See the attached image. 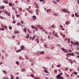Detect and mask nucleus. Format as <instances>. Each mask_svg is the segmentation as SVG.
<instances>
[{
  "label": "nucleus",
  "instance_id": "37",
  "mask_svg": "<svg viewBox=\"0 0 79 79\" xmlns=\"http://www.w3.org/2000/svg\"><path fill=\"white\" fill-rule=\"evenodd\" d=\"M70 39L69 38L68 39V43H69V42H70Z\"/></svg>",
  "mask_w": 79,
  "mask_h": 79
},
{
  "label": "nucleus",
  "instance_id": "29",
  "mask_svg": "<svg viewBox=\"0 0 79 79\" xmlns=\"http://www.w3.org/2000/svg\"><path fill=\"white\" fill-rule=\"evenodd\" d=\"M0 31H4L5 29L3 28H1L0 29Z\"/></svg>",
  "mask_w": 79,
  "mask_h": 79
},
{
  "label": "nucleus",
  "instance_id": "20",
  "mask_svg": "<svg viewBox=\"0 0 79 79\" xmlns=\"http://www.w3.org/2000/svg\"><path fill=\"white\" fill-rule=\"evenodd\" d=\"M37 27H38V28H39V29H40V28H41V26L39 25H37Z\"/></svg>",
  "mask_w": 79,
  "mask_h": 79
},
{
  "label": "nucleus",
  "instance_id": "45",
  "mask_svg": "<svg viewBox=\"0 0 79 79\" xmlns=\"http://www.w3.org/2000/svg\"><path fill=\"white\" fill-rule=\"evenodd\" d=\"M60 27H61L62 28H63V26L62 25H60Z\"/></svg>",
  "mask_w": 79,
  "mask_h": 79
},
{
  "label": "nucleus",
  "instance_id": "7",
  "mask_svg": "<svg viewBox=\"0 0 79 79\" xmlns=\"http://www.w3.org/2000/svg\"><path fill=\"white\" fill-rule=\"evenodd\" d=\"M74 45H77V46H78L79 45V42H75L74 43Z\"/></svg>",
  "mask_w": 79,
  "mask_h": 79
},
{
  "label": "nucleus",
  "instance_id": "26",
  "mask_svg": "<svg viewBox=\"0 0 79 79\" xmlns=\"http://www.w3.org/2000/svg\"><path fill=\"white\" fill-rule=\"evenodd\" d=\"M75 53L77 55H79V52H75Z\"/></svg>",
  "mask_w": 79,
  "mask_h": 79
},
{
  "label": "nucleus",
  "instance_id": "28",
  "mask_svg": "<svg viewBox=\"0 0 79 79\" xmlns=\"http://www.w3.org/2000/svg\"><path fill=\"white\" fill-rule=\"evenodd\" d=\"M33 19H36V17H35V16L34 15L33 16Z\"/></svg>",
  "mask_w": 79,
  "mask_h": 79
},
{
  "label": "nucleus",
  "instance_id": "50",
  "mask_svg": "<svg viewBox=\"0 0 79 79\" xmlns=\"http://www.w3.org/2000/svg\"><path fill=\"white\" fill-rule=\"evenodd\" d=\"M77 3H78V4H79V0H78L77 1Z\"/></svg>",
  "mask_w": 79,
  "mask_h": 79
},
{
  "label": "nucleus",
  "instance_id": "62",
  "mask_svg": "<svg viewBox=\"0 0 79 79\" xmlns=\"http://www.w3.org/2000/svg\"><path fill=\"white\" fill-rule=\"evenodd\" d=\"M12 10H15V8L14 7H12Z\"/></svg>",
  "mask_w": 79,
  "mask_h": 79
},
{
  "label": "nucleus",
  "instance_id": "61",
  "mask_svg": "<svg viewBox=\"0 0 79 79\" xmlns=\"http://www.w3.org/2000/svg\"><path fill=\"white\" fill-rule=\"evenodd\" d=\"M15 3H18V1H15Z\"/></svg>",
  "mask_w": 79,
  "mask_h": 79
},
{
  "label": "nucleus",
  "instance_id": "23",
  "mask_svg": "<svg viewBox=\"0 0 79 79\" xmlns=\"http://www.w3.org/2000/svg\"><path fill=\"white\" fill-rule=\"evenodd\" d=\"M35 35H34L33 38H32V40H34V39L35 38Z\"/></svg>",
  "mask_w": 79,
  "mask_h": 79
},
{
  "label": "nucleus",
  "instance_id": "48",
  "mask_svg": "<svg viewBox=\"0 0 79 79\" xmlns=\"http://www.w3.org/2000/svg\"><path fill=\"white\" fill-rule=\"evenodd\" d=\"M57 67H58V68L60 67V65H57Z\"/></svg>",
  "mask_w": 79,
  "mask_h": 79
},
{
  "label": "nucleus",
  "instance_id": "10",
  "mask_svg": "<svg viewBox=\"0 0 79 79\" xmlns=\"http://www.w3.org/2000/svg\"><path fill=\"white\" fill-rule=\"evenodd\" d=\"M23 31L25 32H26L27 31V28H24L23 29Z\"/></svg>",
  "mask_w": 79,
  "mask_h": 79
},
{
  "label": "nucleus",
  "instance_id": "11",
  "mask_svg": "<svg viewBox=\"0 0 79 79\" xmlns=\"http://www.w3.org/2000/svg\"><path fill=\"white\" fill-rule=\"evenodd\" d=\"M0 9H4L5 8V6H2L0 7Z\"/></svg>",
  "mask_w": 79,
  "mask_h": 79
},
{
  "label": "nucleus",
  "instance_id": "46",
  "mask_svg": "<svg viewBox=\"0 0 79 79\" xmlns=\"http://www.w3.org/2000/svg\"><path fill=\"white\" fill-rule=\"evenodd\" d=\"M44 47H47V44H44Z\"/></svg>",
  "mask_w": 79,
  "mask_h": 79
},
{
  "label": "nucleus",
  "instance_id": "35",
  "mask_svg": "<svg viewBox=\"0 0 79 79\" xmlns=\"http://www.w3.org/2000/svg\"><path fill=\"white\" fill-rule=\"evenodd\" d=\"M35 29L36 30V31H37L38 30V29H37V28L35 27Z\"/></svg>",
  "mask_w": 79,
  "mask_h": 79
},
{
  "label": "nucleus",
  "instance_id": "22",
  "mask_svg": "<svg viewBox=\"0 0 79 79\" xmlns=\"http://www.w3.org/2000/svg\"><path fill=\"white\" fill-rule=\"evenodd\" d=\"M27 38L28 39L29 37V34H27Z\"/></svg>",
  "mask_w": 79,
  "mask_h": 79
},
{
  "label": "nucleus",
  "instance_id": "49",
  "mask_svg": "<svg viewBox=\"0 0 79 79\" xmlns=\"http://www.w3.org/2000/svg\"><path fill=\"white\" fill-rule=\"evenodd\" d=\"M17 25H19V26H20V23H17Z\"/></svg>",
  "mask_w": 79,
  "mask_h": 79
},
{
  "label": "nucleus",
  "instance_id": "33",
  "mask_svg": "<svg viewBox=\"0 0 79 79\" xmlns=\"http://www.w3.org/2000/svg\"><path fill=\"white\" fill-rule=\"evenodd\" d=\"M31 28H32V29H35V27H34V26H31Z\"/></svg>",
  "mask_w": 79,
  "mask_h": 79
},
{
  "label": "nucleus",
  "instance_id": "39",
  "mask_svg": "<svg viewBox=\"0 0 79 79\" xmlns=\"http://www.w3.org/2000/svg\"><path fill=\"white\" fill-rule=\"evenodd\" d=\"M52 68H54V65H53V64H52Z\"/></svg>",
  "mask_w": 79,
  "mask_h": 79
},
{
  "label": "nucleus",
  "instance_id": "44",
  "mask_svg": "<svg viewBox=\"0 0 79 79\" xmlns=\"http://www.w3.org/2000/svg\"><path fill=\"white\" fill-rule=\"evenodd\" d=\"M59 75H60V76H61L62 74H63V73H59Z\"/></svg>",
  "mask_w": 79,
  "mask_h": 79
},
{
  "label": "nucleus",
  "instance_id": "21",
  "mask_svg": "<svg viewBox=\"0 0 79 79\" xmlns=\"http://www.w3.org/2000/svg\"><path fill=\"white\" fill-rule=\"evenodd\" d=\"M55 27V25L53 24L52 26H51V28H53V27L54 28Z\"/></svg>",
  "mask_w": 79,
  "mask_h": 79
},
{
  "label": "nucleus",
  "instance_id": "34",
  "mask_svg": "<svg viewBox=\"0 0 79 79\" xmlns=\"http://www.w3.org/2000/svg\"><path fill=\"white\" fill-rule=\"evenodd\" d=\"M36 7L37 8H39V6H38V5H37V4L36 5Z\"/></svg>",
  "mask_w": 79,
  "mask_h": 79
},
{
  "label": "nucleus",
  "instance_id": "57",
  "mask_svg": "<svg viewBox=\"0 0 79 79\" xmlns=\"http://www.w3.org/2000/svg\"><path fill=\"white\" fill-rule=\"evenodd\" d=\"M19 10H21V11H22L23 10V9H22V8H19Z\"/></svg>",
  "mask_w": 79,
  "mask_h": 79
},
{
  "label": "nucleus",
  "instance_id": "5",
  "mask_svg": "<svg viewBox=\"0 0 79 79\" xmlns=\"http://www.w3.org/2000/svg\"><path fill=\"white\" fill-rule=\"evenodd\" d=\"M4 3H6V4H8V1L7 0H4L3 1Z\"/></svg>",
  "mask_w": 79,
  "mask_h": 79
},
{
  "label": "nucleus",
  "instance_id": "18",
  "mask_svg": "<svg viewBox=\"0 0 79 79\" xmlns=\"http://www.w3.org/2000/svg\"><path fill=\"white\" fill-rule=\"evenodd\" d=\"M15 63H16L17 64V65H19V62L18 61H16L15 62Z\"/></svg>",
  "mask_w": 79,
  "mask_h": 79
},
{
  "label": "nucleus",
  "instance_id": "27",
  "mask_svg": "<svg viewBox=\"0 0 79 79\" xmlns=\"http://www.w3.org/2000/svg\"><path fill=\"white\" fill-rule=\"evenodd\" d=\"M73 74H75V75H77V72H73Z\"/></svg>",
  "mask_w": 79,
  "mask_h": 79
},
{
  "label": "nucleus",
  "instance_id": "64",
  "mask_svg": "<svg viewBox=\"0 0 79 79\" xmlns=\"http://www.w3.org/2000/svg\"><path fill=\"white\" fill-rule=\"evenodd\" d=\"M64 79V78L63 77H61V79Z\"/></svg>",
  "mask_w": 79,
  "mask_h": 79
},
{
  "label": "nucleus",
  "instance_id": "31",
  "mask_svg": "<svg viewBox=\"0 0 79 79\" xmlns=\"http://www.w3.org/2000/svg\"><path fill=\"white\" fill-rule=\"evenodd\" d=\"M9 6H12V5H13L12 4H11V3H9Z\"/></svg>",
  "mask_w": 79,
  "mask_h": 79
},
{
  "label": "nucleus",
  "instance_id": "56",
  "mask_svg": "<svg viewBox=\"0 0 79 79\" xmlns=\"http://www.w3.org/2000/svg\"><path fill=\"white\" fill-rule=\"evenodd\" d=\"M54 72H56V73H57V70H56V69L54 70Z\"/></svg>",
  "mask_w": 79,
  "mask_h": 79
},
{
  "label": "nucleus",
  "instance_id": "19",
  "mask_svg": "<svg viewBox=\"0 0 79 79\" xmlns=\"http://www.w3.org/2000/svg\"><path fill=\"white\" fill-rule=\"evenodd\" d=\"M27 31H28V32L30 34H32V32H31V31H30V30H29V29H27Z\"/></svg>",
  "mask_w": 79,
  "mask_h": 79
},
{
  "label": "nucleus",
  "instance_id": "15",
  "mask_svg": "<svg viewBox=\"0 0 79 79\" xmlns=\"http://www.w3.org/2000/svg\"><path fill=\"white\" fill-rule=\"evenodd\" d=\"M44 72L45 73H48V72L47 71V70L46 69H44Z\"/></svg>",
  "mask_w": 79,
  "mask_h": 79
},
{
  "label": "nucleus",
  "instance_id": "54",
  "mask_svg": "<svg viewBox=\"0 0 79 79\" xmlns=\"http://www.w3.org/2000/svg\"><path fill=\"white\" fill-rule=\"evenodd\" d=\"M40 29H41V30H43V29H44V28L41 27V28H40Z\"/></svg>",
  "mask_w": 79,
  "mask_h": 79
},
{
  "label": "nucleus",
  "instance_id": "36",
  "mask_svg": "<svg viewBox=\"0 0 79 79\" xmlns=\"http://www.w3.org/2000/svg\"><path fill=\"white\" fill-rule=\"evenodd\" d=\"M9 28L10 29H12V27H11V26H9Z\"/></svg>",
  "mask_w": 79,
  "mask_h": 79
},
{
  "label": "nucleus",
  "instance_id": "32",
  "mask_svg": "<svg viewBox=\"0 0 79 79\" xmlns=\"http://www.w3.org/2000/svg\"><path fill=\"white\" fill-rule=\"evenodd\" d=\"M53 15H54V16H58V14H55V13H54L53 14Z\"/></svg>",
  "mask_w": 79,
  "mask_h": 79
},
{
  "label": "nucleus",
  "instance_id": "1",
  "mask_svg": "<svg viewBox=\"0 0 79 79\" xmlns=\"http://www.w3.org/2000/svg\"><path fill=\"white\" fill-rule=\"evenodd\" d=\"M61 49L63 52H65V53H68V50H67L66 49H65L64 48H61Z\"/></svg>",
  "mask_w": 79,
  "mask_h": 79
},
{
  "label": "nucleus",
  "instance_id": "25",
  "mask_svg": "<svg viewBox=\"0 0 79 79\" xmlns=\"http://www.w3.org/2000/svg\"><path fill=\"white\" fill-rule=\"evenodd\" d=\"M53 3L54 4H57V2H56L55 1H53Z\"/></svg>",
  "mask_w": 79,
  "mask_h": 79
},
{
  "label": "nucleus",
  "instance_id": "53",
  "mask_svg": "<svg viewBox=\"0 0 79 79\" xmlns=\"http://www.w3.org/2000/svg\"><path fill=\"white\" fill-rule=\"evenodd\" d=\"M40 2H44V0H39Z\"/></svg>",
  "mask_w": 79,
  "mask_h": 79
},
{
  "label": "nucleus",
  "instance_id": "47",
  "mask_svg": "<svg viewBox=\"0 0 79 79\" xmlns=\"http://www.w3.org/2000/svg\"><path fill=\"white\" fill-rule=\"evenodd\" d=\"M65 24H66V25H68V24H69V23L68 22H67L65 23Z\"/></svg>",
  "mask_w": 79,
  "mask_h": 79
},
{
  "label": "nucleus",
  "instance_id": "2",
  "mask_svg": "<svg viewBox=\"0 0 79 79\" xmlns=\"http://www.w3.org/2000/svg\"><path fill=\"white\" fill-rule=\"evenodd\" d=\"M68 55H69V56H74V54L73 53V52H72L71 53H68Z\"/></svg>",
  "mask_w": 79,
  "mask_h": 79
},
{
  "label": "nucleus",
  "instance_id": "43",
  "mask_svg": "<svg viewBox=\"0 0 79 79\" xmlns=\"http://www.w3.org/2000/svg\"><path fill=\"white\" fill-rule=\"evenodd\" d=\"M65 71H68V68H67L65 69Z\"/></svg>",
  "mask_w": 79,
  "mask_h": 79
},
{
  "label": "nucleus",
  "instance_id": "55",
  "mask_svg": "<svg viewBox=\"0 0 79 79\" xmlns=\"http://www.w3.org/2000/svg\"><path fill=\"white\" fill-rule=\"evenodd\" d=\"M12 18L13 19H15V17L13 16H12Z\"/></svg>",
  "mask_w": 79,
  "mask_h": 79
},
{
  "label": "nucleus",
  "instance_id": "12",
  "mask_svg": "<svg viewBox=\"0 0 79 79\" xmlns=\"http://www.w3.org/2000/svg\"><path fill=\"white\" fill-rule=\"evenodd\" d=\"M20 48L21 49H22V50H24V46H21L20 47Z\"/></svg>",
  "mask_w": 79,
  "mask_h": 79
},
{
  "label": "nucleus",
  "instance_id": "24",
  "mask_svg": "<svg viewBox=\"0 0 79 79\" xmlns=\"http://www.w3.org/2000/svg\"><path fill=\"white\" fill-rule=\"evenodd\" d=\"M44 52H45L44 51H43L42 52H40V54H41V55H42V54H44Z\"/></svg>",
  "mask_w": 79,
  "mask_h": 79
},
{
  "label": "nucleus",
  "instance_id": "4",
  "mask_svg": "<svg viewBox=\"0 0 79 79\" xmlns=\"http://www.w3.org/2000/svg\"><path fill=\"white\" fill-rule=\"evenodd\" d=\"M19 33H20V32L18 31H15L14 32V33L15 34H19Z\"/></svg>",
  "mask_w": 79,
  "mask_h": 79
},
{
  "label": "nucleus",
  "instance_id": "51",
  "mask_svg": "<svg viewBox=\"0 0 79 79\" xmlns=\"http://www.w3.org/2000/svg\"><path fill=\"white\" fill-rule=\"evenodd\" d=\"M25 58H26V60H28V58L27 56Z\"/></svg>",
  "mask_w": 79,
  "mask_h": 79
},
{
  "label": "nucleus",
  "instance_id": "9",
  "mask_svg": "<svg viewBox=\"0 0 79 79\" xmlns=\"http://www.w3.org/2000/svg\"><path fill=\"white\" fill-rule=\"evenodd\" d=\"M29 60L30 62H33L34 61L33 59H32V58L30 59H29Z\"/></svg>",
  "mask_w": 79,
  "mask_h": 79
},
{
  "label": "nucleus",
  "instance_id": "58",
  "mask_svg": "<svg viewBox=\"0 0 79 79\" xmlns=\"http://www.w3.org/2000/svg\"><path fill=\"white\" fill-rule=\"evenodd\" d=\"M16 79H19V77H17L16 78Z\"/></svg>",
  "mask_w": 79,
  "mask_h": 79
},
{
  "label": "nucleus",
  "instance_id": "17",
  "mask_svg": "<svg viewBox=\"0 0 79 79\" xmlns=\"http://www.w3.org/2000/svg\"><path fill=\"white\" fill-rule=\"evenodd\" d=\"M51 11V9H48L46 10L47 12H49V11Z\"/></svg>",
  "mask_w": 79,
  "mask_h": 79
},
{
  "label": "nucleus",
  "instance_id": "59",
  "mask_svg": "<svg viewBox=\"0 0 79 79\" xmlns=\"http://www.w3.org/2000/svg\"><path fill=\"white\" fill-rule=\"evenodd\" d=\"M70 42L72 44H73V42L72 41H71Z\"/></svg>",
  "mask_w": 79,
  "mask_h": 79
},
{
  "label": "nucleus",
  "instance_id": "30",
  "mask_svg": "<svg viewBox=\"0 0 79 79\" xmlns=\"http://www.w3.org/2000/svg\"><path fill=\"white\" fill-rule=\"evenodd\" d=\"M3 73H4V74H7V72H6L5 70H4V71H3Z\"/></svg>",
  "mask_w": 79,
  "mask_h": 79
},
{
  "label": "nucleus",
  "instance_id": "13",
  "mask_svg": "<svg viewBox=\"0 0 79 79\" xmlns=\"http://www.w3.org/2000/svg\"><path fill=\"white\" fill-rule=\"evenodd\" d=\"M10 76H11V78L10 79H13V76L12 74H10Z\"/></svg>",
  "mask_w": 79,
  "mask_h": 79
},
{
  "label": "nucleus",
  "instance_id": "42",
  "mask_svg": "<svg viewBox=\"0 0 79 79\" xmlns=\"http://www.w3.org/2000/svg\"><path fill=\"white\" fill-rule=\"evenodd\" d=\"M19 60H23V59H22V57L21 56L19 57Z\"/></svg>",
  "mask_w": 79,
  "mask_h": 79
},
{
  "label": "nucleus",
  "instance_id": "60",
  "mask_svg": "<svg viewBox=\"0 0 79 79\" xmlns=\"http://www.w3.org/2000/svg\"><path fill=\"white\" fill-rule=\"evenodd\" d=\"M69 52H72V50H69Z\"/></svg>",
  "mask_w": 79,
  "mask_h": 79
},
{
  "label": "nucleus",
  "instance_id": "3",
  "mask_svg": "<svg viewBox=\"0 0 79 79\" xmlns=\"http://www.w3.org/2000/svg\"><path fill=\"white\" fill-rule=\"evenodd\" d=\"M62 11H63V12H65V13H67V10L66 9H62Z\"/></svg>",
  "mask_w": 79,
  "mask_h": 79
},
{
  "label": "nucleus",
  "instance_id": "6",
  "mask_svg": "<svg viewBox=\"0 0 79 79\" xmlns=\"http://www.w3.org/2000/svg\"><path fill=\"white\" fill-rule=\"evenodd\" d=\"M5 12L6 13V15H8V16H10V13L7 12V11H6V10H5Z\"/></svg>",
  "mask_w": 79,
  "mask_h": 79
},
{
  "label": "nucleus",
  "instance_id": "8",
  "mask_svg": "<svg viewBox=\"0 0 79 79\" xmlns=\"http://www.w3.org/2000/svg\"><path fill=\"white\" fill-rule=\"evenodd\" d=\"M60 77H61V76H60V75H58L56 76V78H58L59 79H60Z\"/></svg>",
  "mask_w": 79,
  "mask_h": 79
},
{
  "label": "nucleus",
  "instance_id": "16",
  "mask_svg": "<svg viewBox=\"0 0 79 79\" xmlns=\"http://www.w3.org/2000/svg\"><path fill=\"white\" fill-rule=\"evenodd\" d=\"M22 72H24V71H26V69H23L22 70Z\"/></svg>",
  "mask_w": 79,
  "mask_h": 79
},
{
  "label": "nucleus",
  "instance_id": "14",
  "mask_svg": "<svg viewBox=\"0 0 79 79\" xmlns=\"http://www.w3.org/2000/svg\"><path fill=\"white\" fill-rule=\"evenodd\" d=\"M55 36L56 37H58V35H57V33L56 32L55 34Z\"/></svg>",
  "mask_w": 79,
  "mask_h": 79
},
{
  "label": "nucleus",
  "instance_id": "41",
  "mask_svg": "<svg viewBox=\"0 0 79 79\" xmlns=\"http://www.w3.org/2000/svg\"><path fill=\"white\" fill-rule=\"evenodd\" d=\"M12 23H13V24H15L16 23V22L15 21H13L12 22Z\"/></svg>",
  "mask_w": 79,
  "mask_h": 79
},
{
  "label": "nucleus",
  "instance_id": "63",
  "mask_svg": "<svg viewBox=\"0 0 79 79\" xmlns=\"http://www.w3.org/2000/svg\"><path fill=\"white\" fill-rule=\"evenodd\" d=\"M4 28H7V27L6 26H4Z\"/></svg>",
  "mask_w": 79,
  "mask_h": 79
},
{
  "label": "nucleus",
  "instance_id": "40",
  "mask_svg": "<svg viewBox=\"0 0 79 79\" xmlns=\"http://www.w3.org/2000/svg\"><path fill=\"white\" fill-rule=\"evenodd\" d=\"M0 18H1V19H3V17L1 16H0Z\"/></svg>",
  "mask_w": 79,
  "mask_h": 79
},
{
  "label": "nucleus",
  "instance_id": "38",
  "mask_svg": "<svg viewBox=\"0 0 79 79\" xmlns=\"http://www.w3.org/2000/svg\"><path fill=\"white\" fill-rule=\"evenodd\" d=\"M31 76L32 77H34V75H33L32 74L31 75Z\"/></svg>",
  "mask_w": 79,
  "mask_h": 79
},
{
  "label": "nucleus",
  "instance_id": "52",
  "mask_svg": "<svg viewBox=\"0 0 79 79\" xmlns=\"http://www.w3.org/2000/svg\"><path fill=\"white\" fill-rule=\"evenodd\" d=\"M12 37L13 39H15V36H12Z\"/></svg>",
  "mask_w": 79,
  "mask_h": 79
}]
</instances>
